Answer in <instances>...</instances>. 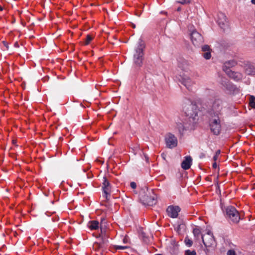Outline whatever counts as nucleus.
Listing matches in <instances>:
<instances>
[{
	"mask_svg": "<svg viewBox=\"0 0 255 255\" xmlns=\"http://www.w3.org/2000/svg\"><path fill=\"white\" fill-rule=\"evenodd\" d=\"M156 195L151 190H142L139 193V199L143 204L153 206L156 203Z\"/></svg>",
	"mask_w": 255,
	"mask_h": 255,
	"instance_id": "obj_1",
	"label": "nucleus"
},
{
	"mask_svg": "<svg viewBox=\"0 0 255 255\" xmlns=\"http://www.w3.org/2000/svg\"><path fill=\"white\" fill-rule=\"evenodd\" d=\"M144 47V42L141 39H139L138 46L135 49V52L133 55L134 63L136 66L140 67L142 64L143 49Z\"/></svg>",
	"mask_w": 255,
	"mask_h": 255,
	"instance_id": "obj_2",
	"label": "nucleus"
},
{
	"mask_svg": "<svg viewBox=\"0 0 255 255\" xmlns=\"http://www.w3.org/2000/svg\"><path fill=\"white\" fill-rule=\"evenodd\" d=\"M223 102L220 99H216L213 103L210 115L212 117H218L222 114Z\"/></svg>",
	"mask_w": 255,
	"mask_h": 255,
	"instance_id": "obj_3",
	"label": "nucleus"
},
{
	"mask_svg": "<svg viewBox=\"0 0 255 255\" xmlns=\"http://www.w3.org/2000/svg\"><path fill=\"white\" fill-rule=\"evenodd\" d=\"M210 127L214 134L218 135L220 133L221 126L219 116L212 117L210 120Z\"/></svg>",
	"mask_w": 255,
	"mask_h": 255,
	"instance_id": "obj_4",
	"label": "nucleus"
},
{
	"mask_svg": "<svg viewBox=\"0 0 255 255\" xmlns=\"http://www.w3.org/2000/svg\"><path fill=\"white\" fill-rule=\"evenodd\" d=\"M226 214L231 221L237 223L240 220L239 214L236 209L233 206H228L226 209Z\"/></svg>",
	"mask_w": 255,
	"mask_h": 255,
	"instance_id": "obj_5",
	"label": "nucleus"
},
{
	"mask_svg": "<svg viewBox=\"0 0 255 255\" xmlns=\"http://www.w3.org/2000/svg\"><path fill=\"white\" fill-rule=\"evenodd\" d=\"M101 235L100 236L102 237V242L100 243H96L94 245V248L96 250L105 249L107 246L108 243V240L105 234V231H103L102 228V224L101 225Z\"/></svg>",
	"mask_w": 255,
	"mask_h": 255,
	"instance_id": "obj_6",
	"label": "nucleus"
},
{
	"mask_svg": "<svg viewBox=\"0 0 255 255\" xmlns=\"http://www.w3.org/2000/svg\"><path fill=\"white\" fill-rule=\"evenodd\" d=\"M202 241L207 248L211 247L215 245V241L211 232H208L206 234L202 236Z\"/></svg>",
	"mask_w": 255,
	"mask_h": 255,
	"instance_id": "obj_7",
	"label": "nucleus"
},
{
	"mask_svg": "<svg viewBox=\"0 0 255 255\" xmlns=\"http://www.w3.org/2000/svg\"><path fill=\"white\" fill-rule=\"evenodd\" d=\"M179 81L185 86L187 89L190 90L192 86L194 85L195 82L188 75L184 73L179 75Z\"/></svg>",
	"mask_w": 255,
	"mask_h": 255,
	"instance_id": "obj_8",
	"label": "nucleus"
},
{
	"mask_svg": "<svg viewBox=\"0 0 255 255\" xmlns=\"http://www.w3.org/2000/svg\"><path fill=\"white\" fill-rule=\"evenodd\" d=\"M191 40L195 45H199L203 42V38L201 34L196 30H193L190 33Z\"/></svg>",
	"mask_w": 255,
	"mask_h": 255,
	"instance_id": "obj_9",
	"label": "nucleus"
},
{
	"mask_svg": "<svg viewBox=\"0 0 255 255\" xmlns=\"http://www.w3.org/2000/svg\"><path fill=\"white\" fill-rule=\"evenodd\" d=\"M166 145L168 147L172 148L177 145V139L175 136L171 133H167L165 137Z\"/></svg>",
	"mask_w": 255,
	"mask_h": 255,
	"instance_id": "obj_10",
	"label": "nucleus"
},
{
	"mask_svg": "<svg viewBox=\"0 0 255 255\" xmlns=\"http://www.w3.org/2000/svg\"><path fill=\"white\" fill-rule=\"evenodd\" d=\"M180 211V209L178 206H170L166 209L168 216L172 218H177Z\"/></svg>",
	"mask_w": 255,
	"mask_h": 255,
	"instance_id": "obj_11",
	"label": "nucleus"
},
{
	"mask_svg": "<svg viewBox=\"0 0 255 255\" xmlns=\"http://www.w3.org/2000/svg\"><path fill=\"white\" fill-rule=\"evenodd\" d=\"M217 21L219 25L222 28H224L228 25V21L225 14L221 12H219L217 14Z\"/></svg>",
	"mask_w": 255,
	"mask_h": 255,
	"instance_id": "obj_12",
	"label": "nucleus"
},
{
	"mask_svg": "<svg viewBox=\"0 0 255 255\" xmlns=\"http://www.w3.org/2000/svg\"><path fill=\"white\" fill-rule=\"evenodd\" d=\"M102 188L104 193V197L107 200L110 193L111 187L109 182L106 177L103 178Z\"/></svg>",
	"mask_w": 255,
	"mask_h": 255,
	"instance_id": "obj_13",
	"label": "nucleus"
},
{
	"mask_svg": "<svg viewBox=\"0 0 255 255\" xmlns=\"http://www.w3.org/2000/svg\"><path fill=\"white\" fill-rule=\"evenodd\" d=\"M225 72L230 78L236 81H239L242 79L243 75L241 73L232 71L230 69H225Z\"/></svg>",
	"mask_w": 255,
	"mask_h": 255,
	"instance_id": "obj_14",
	"label": "nucleus"
},
{
	"mask_svg": "<svg viewBox=\"0 0 255 255\" xmlns=\"http://www.w3.org/2000/svg\"><path fill=\"white\" fill-rule=\"evenodd\" d=\"M244 69L245 72L247 74L255 75V67L249 62H247L245 63Z\"/></svg>",
	"mask_w": 255,
	"mask_h": 255,
	"instance_id": "obj_15",
	"label": "nucleus"
},
{
	"mask_svg": "<svg viewBox=\"0 0 255 255\" xmlns=\"http://www.w3.org/2000/svg\"><path fill=\"white\" fill-rule=\"evenodd\" d=\"M192 161V159L191 156L186 157L185 160H184L181 163L182 168L185 170L190 168Z\"/></svg>",
	"mask_w": 255,
	"mask_h": 255,
	"instance_id": "obj_16",
	"label": "nucleus"
},
{
	"mask_svg": "<svg viewBox=\"0 0 255 255\" xmlns=\"http://www.w3.org/2000/svg\"><path fill=\"white\" fill-rule=\"evenodd\" d=\"M175 129H176L179 133L182 134L186 130V128L182 121H178L176 123Z\"/></svg>",
	"mask_w": 255,
	"mask_h": 255,
	"instance_id": "obj_17",
	"label": "nucleus"
},
{
	"mask_svg": "<svg viewBox=\"0 0 255 255\" xmlns=\"http://www.w3.org/2000/svg\"><path fill=\"white\" fill-rule=\"evenodd\" d=\"M99 223L97 221H92L89 222L88 226L91 230H97L99 228Z\"/></svg>",
	"mask_w": 255,
	"mask_h": 255,
	"instance_id": "obj_18",
	"label": "nucleus"
},
{
	"mask_svg": "<svg viewBox=\"0 0 255 255\" xmlns=\"http://www.w3.org/2000/svg\"><path fill=\"white\" fill-rule=\"evenodd\" d=\"M236 65V62L234 60H230L226 62L223 66V70L225 69H230L231 67H233Z\"/></svg>",
	"mask_w": 255,
	"mask_h": 255,
	"instance_id": "obj_19",
	"label": "nucleus"
},
{
	"mask_svg": "<svg viewBox=\"0 0 255 255\" xmlns=\"http://www.w3.org/2000/svg\"><path fill=\"white\" fill-rule=\"evenodd\" d=\"M179 67L183 71L188 72L189 70L188 65L186 61H183L179 64Z\"/></svg>",
	"mask_w": 255,
	"mask_h": 255,
	"instance_id": "obj_20",
	"label": "nucleus"
},
{
	"mask_svg": "<svg viewBox=\"0 0 255 255\" xmlns=\"http://www.w3.org/2000/svg\"><path fill=\"white\" fill-rule=\"evenodd\" d=\"M249 105L252 108L255 109V97L253 95L250 96Z\"/></svg>",
	"mask_w": 255,
	"mask_h": 255,
	"instance_id": "obj_21",
	"label": "nucleus"
},
{
	"mask_svg": "<svg viewBox=\"0 0 255 255\" xmlns=\"http://www.w3.org/2000/svg\"><path fill=\"white\" fill-rule=\"evenodd\" d=\"M193 233L194 236L197 239H198L201 234V231L199 228H195V229H194V230L193 231Z\"/></svg>",
	"mask_w": 255,
	"mask_h": 255,
	"instance_id": "obj_22",
	"label": "nucleus"
},
{
	"mask_svg": "<svg viewBox=\"0 0 255 255\" xmlns=\"http://www.w3.org/2000/svg\"><path fill=\"white\" fill-rule=\"evenodd\" d=\"M203 56L206 59H209L211 57V51H208L203 52L202 54Z\"/></svg>",
	"mask_w": 255,
	"mask_h": 255,
	"instance_id": "obj_23",
	"label": "nucleus"
},
{
	"mask_svg": "<svg viewBox=\"0 0 255 255\" xmlns=\"http://www.w3.org/2000/svg\"><path fill=\"white\" fill-rule=\"evenodd\" d=\"M184 242H185V244L188 247H191L193 244L192 240H191L187 237H186L185 239Z\"/></svg>",
	"mask_w": 255,
	"mask_h": 255,
	"instance_id": "obj_24",
	"label": "nucleus"
},
{
	"mask_svg": "<svg viewBox=\"0 0 255 255\" xmlns=\"http://www.w3.org/2000/svg\"><path fill=\"white\" fill-rule=\"evenodd\" d=\"M185 255H196V253L194 250H187L185 251Z\"/></svg>",
	"mask_w": 255,
	"mask_h": 255,
	"instance_id": "obj_25",
	"label": "nucleus"
},
{
	"mask_svg": "<svg viewBox=\"0 0 255 255\" xmlns=\"http://www.w3.org/2000/svg\"><path fill=\"white\" fill-rule=\"evenodd\" d=\"M93 37L90 35H87L86 39L85 44H88L92 40Z\"/></svg>",
	"mask_w": 255,
	"mask_h": 255,
	"instance_id": "obj_26",
	"label": "nucleus"
},
{
	"mask_svg": "<svg viewBox=\"0 0 255 255\" xmlns=\"http://www.w3.org/2000/svg\"><path fill=\"white\" fill-rule=\"evenodd\" d=\"M202 50L203 52L211 51L210 47L207 45H205L202 46Z\"/></svg>",
	"mask_w": 255,
	"mask_h": 255,
	"instance_id": "obj_27",
	"label": "nucleus"
},
{
	"mask_svg": "<svg viewBox=\"0 0 255 255\" xmlns=\"http://www.w3.org/2000/svg\"><path fill=\"white\" fill-rule=\"evenodd\" d=\"M220 153H221V151H220V150H217V151H216V154H215V155L214 156V157H213V159H214V160L215 161H216V160L217 159L218 157V156L220 155Z\"/></svg>",
	"mask_w": 255,
	"mask_h": 255,
	"instance_id": "obj_28",
	"label": "nucleus"
},
{
	"mask_svg": "<svg viewBox=\"0 0 255 255\" xmlns=\"http://www.w3.org/2000/svg\"><path fill=\"white\" fill-rule=\"evenodd\" d=\"M191 0H178V2L182 3V4H185V3H188L190 2Z\"/></svg>",
	"mask_w": 255,
	"mask_h": 255,
	"instance_id": "obj_29",
	"label": "nucleus"
},
{
	"mask_svg": "<svg viewBox=\"0 0 255 255\" xmlns=\"http://www.w3.org/2000/svg\"><path fill=\"white\" fill-rule=\"evenodd\" d=\"M116 250H124L127 248L126 246H115Z\"/></svg>",
	"mask_w": 255,
	"mask_h": 255,
	"instance_id": "obj_30",
	"label": "nucleus"
},
{
	"mask_svg": "<svg viewBox=\"0 0 255 255\" xmlns=\"http://www.w3.org/2000/svg\"><path fill=\"white\" fill-rule=\"evenodd\" d=\"M227 255H236V253L234 250H230L228 251Z\"/></svg>",
	"mask_w": 255,
	"mask_h": 255,
	"instance_id": "obj_31",
	"label": "nucleus"
},
{
	"mask_svg": "<svg viewBox=\"0 0 255 255\" xmlns=\"http://www.w3.org/2000/svg\"><path fill=\"white\" fill-rule=\"evenodd\" d=\"M130 187L132 189H135L136 187V184L135 182H132L130 183Z\"/></svg>",
	"mask_w": 255,
	"mask_h": 255,
	"instance_id": "obj_32",
	"label": "nucleus"
},
{
	"mask_svg": "<svg viewBox=\"0 0 255 255\" xmlns=\"http://www.w3.org/2000/svg\"><path fill=\"white\" fill-rule=\"evenodd\" d=\"M143 242L144 243H145L146 244H148L149 243V242H150V239L148 237H146V238L142 239Z\"/></svg>",
	"mask_w": 255,
	"mask_h": 255,
	"instance_id": "obj_33",
	"label": "nucleus"
},
{
	"mask_svg": "<svg viewBox=\"0 0 255 255\" xmlns=\"http://www.w3.org/2000/svg\"><path fill=\"white\" fill-rule=\"evenodd\" d=\"M141 237H142V239H143V238H144V239H145V238H146V237L145 236V234H144V233H142V234H141Z\"/></svg>",
	"mask_w": 255,
	"mask_h": 255,
	"instance_id": "obj_34",
	"label": "nucleus"
},
{
	"mask_svg": "<svg viewBox=\"0 0 255 255\" xmlns=\"http://www.w3.org/2000/svg\"><path fill=\"white\" fill-rule=\"evenodd\" d=\"M3 43L4 44V45L6 46V48L7 49L8 48V45H7V44L6 42L5 41H3Z\"/></svg>",
	"mask_w": 255,
	"mask_h": 255,
	"instance_id": "obj_35",
	"label": "nucleus"
},
{
	"mask_svg": "<svg viewBox=\"0 0 255 255\" xmlns=\"http://www.w3.org/2000/svg\"><path fill=\"white\" fill-rule=\"evenodd\" d=\"M213 167L214 168H216L217 167V164L216 162H215L214 163H213Z\"/></svg>",
	"mask_w": 255,
	"mask_h": 255,
	"instance_id": "obj_36",
	"label": "nucleus"
},
{
	"mask_svg": "<svg viewBox=\"0 0 255 255\" xmlns=\"http://www.w3.org/2000/svg\"><path fill=\"white\" fill-rule=\"evenodd\" d=\"M252 2L255 4V0H252Z\"/></svg>",
	"mask_w": 255,
	"mask_h": 255,
	"instance_id": "obj_37",
	"label": "nucleus"
},
{
	"mask_svg": "<svg viewBox=\"0 0 255 255\" xmlns=\"http://www.w3.org/2000/svg\"><path fill=\"white\" fill-rule=\"evenodd\" d=\"M2 10V8L1 6H0V10Z\"/></svg>",
	"mask_w": 255,
	"mask_h": 255,
	"instance_id": "obj_38",
	"label": "nucleus"
},
{
	"mask_svg": "<svg viewBox=\"0 0 255 255\" xmlns=\"http://www.w3.org/2000/svg\"><path fill=\"white\" fill-rule=\"evenodd\" d=\"M254 17L255 18V12H254Z\"/></svg>",
	"mask_w": 255,
	"mask_h": 255,
	"instance_id": "obj_39",
	"label": "nucleus"
},
{
	"mask_svg": "<svg viewBox=\"0 0 255 255\" xmlns=\"http://www.w3.org/2000/svg\"><path fill=\"white\" fill-rule=\"evenodd\" d=\"M180 8H178L177 9V10H178V11H179V10H180Z\"/></svg>",
	"mask_w": 255,
	"mask_h": 255,
	"instance_id": "obj_40",
	"label": "nucleus"
},
{
	"mask_svg": "<svg viewBox=\"0 0 255 255\" xmlns=\"http://www.w3.org/2000/svg\"><path fill=\"white\" fill-rule=\"evenodd\" d=\"M159 255V254H157V255Z\"/></svg>",
	"mask_w": 255,
	"mask_h": 255,
	"instance_id": "obj_41",
	"label": "nucleus"
}]
</instances>
